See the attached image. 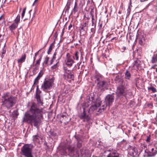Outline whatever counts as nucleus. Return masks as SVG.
Masks as SVG:
<instances>
[{
	"label": "nucleus",
	"mask_w": 157,
	"mask_h": 157,
	"mask_svg": "<svg viewBox=\"0 0 157 157\" xmlns=\"http://www.w3.org/2000/svg\"><path fill=\"white\" fill-rule=\"evenodd\" d=\"M37 104L33 102L30 105L29 110L26 112L23 117V121L38 128L41 123L43 117V100L40 97H35Z\"/></svg>",
	"instance_id": "f257e3e1"
},
{
	"label": "nucleus",
	"mask_w": 157,
	"mask_h": 157,
	"mask_svg": "<svg viewBox=\"0 0 157 157\" xmlns=\"http://www.w3.org/2000/svg\"><path fill=\"white\" fill-rule=\"evenodd\" d=\"M2 98L3 105L7 108H10L13 106L14 98L13 96L9 95V93H4Z\"/></svg>",
	"instance_id": "f03ea898"
},
{
	"label": "nucleus",
	"mask_w": 157,
	"mask_h": 157,
	"mask_svg": "<svg viewBox=\"0 0 157 157\" xmlns=\"http://www.w3.org/2000/svg\"><path fill=\"white\" fill-rule=\"evenodd\" d=\"M32 149L31 145L29 144H25L21 148L22 155L26 157H33L32 154Z\"/></svg>",
	"instance_id": "7ed1b4c3"
},
{
	"label": "nucleus",
	"mask_w": 157,
	"mask_h": 157,
	"mask_svg": "<svg viewBox=\"0 0 157 157\" xmlns=\"http://www.w3.org/2000/svg\"><path fill=\"white\" fill-rule=\"evenodd\" d=\"M114 93L108 94L105 98V104L103 105L102 106L103 107V109H104L108 107L109 109V106H111L114 100Z\"/></svg>",
	"instance_id": "20e7f679"
},
{
	"label": "nucleus",
	"mask_w": 157,
	"mask_h": 157,
	"mask_svg": "<svg viewBox=\"0 0 157 157\" xmlns=\"http://www.w3.org/2000/svg\"><path fill=\"white\" fill-rule=\"evenodd\" d=\"M54 79L52 78L48 80H45L41 85V89L46 92L50 90L52 87L53 84Z\"/></svg>",
	"instance_id": "39448f33"
},
{
	"label": "nucleus",
	"mask_w": 157,
	"mask_h": 157,
	"mask_svg": "<svg viewBox=\"0 0 157 157\" xmlns=\"http://www.w3.org/2000/svg\"><path fill=\"white\" fill-rule=\"evenodd\" d=\"M74 59L75 58L74 56L70 55L69 53H67L65 60L66 64L68 67H71L75 63Z\"/></svg>",
	"instance_id": "423d86ee"
},
{
	"label": "nucleus",
	"mask_w": 157,
	"mask_h": 157,
	"mask_svg": "<svg viewBox=\"0 0 157 157\" xmlns=\"http://www.w3.org/2000/svg\"><path fill=\"white\" fill-rule=\"evenodd\" d=\"M109 84V82L105 80L104 79L101 81L97 83V86L101 90H104L105 89H107Z\"/></svg>",
	"instance_id": "0eeeda50"
},
{
	"label": "nucleus",
	"mask_w": 157,
	"mask_h": 157,
	"mask_svg": "<svg viewBox=\"0 0 157 157\" xmlns=\"http://www.w3.org/2000/svg\"><path fill=\"white\" fill-rule=\"evenodd\" d=\"M64 72V76L66 79H73L74 77V75L71 72V71L68 69L66 67L64 66L63 67Z\"/></svg>",
	"instance_id": "6e6552de"
},
{
	"label": "nucleus",
	"mask_w": 157,
	"mask_h": 157,
	"mask_svg": "<svg viewBox=\"0 0 157 157\" xmlns=\"http://www.w3.org/2000/svg\"><path fill=\"white\" fill-rule=\"evenodd\" d=\"M128 94L129 95L131 94V93L130 92H128L126 91V93L124 94V86H121L117 87V94L120 95H124L125 97H127V95Z\"/></svg>",
	"instance_id": "1a4fd4ad"
},
{
	"label": "nucleus",
	"mask_w": 157,
	"mask_h": 157,
	"mask_svg": "<svg viewBox=\"0 0 157 157\" xmlns=\"http://www.w3.org/2000/svg\"><path fill=\"white\" fill-rule=\"evenodd\" d=\"M79 117L81 119H83L84 121L88 122L90 118V114H87L85 111V108H83V112L79 114Z\"/></svg>",
	"instance_id": "9d476101"
},
{
	"label": "nucleus",
	"mask_w": 157,
	"mask_h": 157,
	"mask_svg": "<svg viewBox=\"0 0 157 157\" xmlns=\"http://www.w3.org/2000/svg\"><path fill=\"white\" fill-rule=\"evenodd\" d=\"M77 154L78 156L80 157H87L88 154V151L86 148H83L79 151H77Z\"/></svg>",
	"instance_id": "9b49d317"
},
{
	"label": "nucleus",
	"mask_w": 157,
	"mask_h": 157,
	"mask_svg": "<svg viewBox=\"0 0 157 157\" xmlns=\"http://www.w3.org/2000/svg\"><path fill=\"white\" fill-rule=\"evenodd\" d=\"M128 150V154L131 156L135 157L137 154V150L134 147H131Z\"/></svg>",
	"instance_id": "f8f14e48"
},
{
	"label": "nucleus",
	"mask_w": 157,
	"mask_h": 157,
	"mask_svg": "<svg viewBox=\"0 0 157 157\" xmlns=\"http://www.w3.org/2000/svg\"><path fill=\"white\" fill-rule=\"evenodd\" d=\"M95 82L97 84V83L100 82L104 79L103 76L98 73H96L95 76Z\"/></svg>",
	"instance_id": "ddd939ff"
},
{
	"label": "nucleus",
	"mask_w": 157,
	"mask_h": 157,
	"mask_svg": "<svg viewBox=\"0 0 157 157\" xmlns=\"http://www.w3.org/2000/svg\"><path fill=\"white\" fill-rule=\"evenodd\" d=\"M136 39L139 40V43L141 45H143L145 44V39L143 36L138 35L137 36Z\"/></svg>",
	"instance_id": "4468645a"
},
{
	"label": "nucleus",
	"mask_w": 157,
	"mask_h": 157,
	"mask_svg": "<svg viewBox=\"0 0 157 157\" xmlns=\"http://www.w3.org/2000/svg\"><path fill=\"white\" fill-rule=\"evenodd\" d=\"M145 155L144 156L147 157H152L156 155V151L155 152H152L150 151H148L147 149H146L145 151Z\"/></svg>",
	"instance_id": "2eb2a0df"
},
{
	"label": "nucleus",
	"mask_w": 157,
	"mask_h": 157,
	"mask_svg": "<svg viewBox=\"0 0 157 157\" xmlns=\"http://www.w3.org/2000/svg\"><path fill=\"white\" fill-rule=\"evenodd\" d=\"M119 154L115 150H113L107 155V157H119Z\"/></svg>",
	"instance_id": "dca6fc26"
},
{
	"label": "nucleus",
	"mask_w": 157,
	"mask_h": 157,
	"mask_svg": "<svg viewBox=\"0 0 157 157\" xmlns=\"http://www.w3.org/2000/svg\"><path fill=\"white\" fill-rule=\"evenodd\" d=\"M43 74V72L41 70L39 73L37 77L35 78L34 82L33 85L36 84L38 83L39 80L40 79V78L42 76Z\"/></svg>",
	"instance_id": "f3484780"
},
{
	"label": "nucleus",
	"mask_w": 157,
	"mask_h": 157,
	"mask_svg": "<svg viewBox=\"0 0 157 157\" xmlns=\"http://www.w3.org/2000/svg\"><path fill=\"white\" fill-rule=\"evenodd\" d=\"M75 138L77 141V146L78 148H80L82 146V141L81 138L77 136H75Z\"/></svg>",
	"instance_id": "a211bd4d"
},
{
	"label": "nucleus",
	"mask_w": 157,
	"mask_h": 157,
	"mask_svg": "<svg viewBox=\"0 0 157 157\" xmlns=\"http://www.w3.org/2000/svg\"><path fill=\"white\" fill-rule=\"evenodd\" d=\"M100 103H96L94 105L91 106L89 109L90 111H93L96 109L97 108L101 106Z\"/></svg>",
	"instance_id": "6ab92c4d"
},
{
	"label": "nucleus",
	"mask_w": 157,
	"mask_h": 157,
	"mask_svg": "<svg viewBox=\"0 0 157 157\" xmlns=\"http://www.w3.org/2000/svg\"><path fill=\"white\" fill-rule=\"evenodd\" d=\"M26 58V55L25 54H24L22 55L21 57L18 59L17 62L19 64H21L24 62Z\"/></svg>",
	"instance_id": "aec40b11"
},
{
	"label": "nucleus",
	"mask_w": 157,
	"mask_h": 157,
	"mask_svg": "<svg viewBox=\"0 0 157 157\" xmlns=\"http://www.w3.org/2000/svg\"><path fill=\"white\" fill-rule=\"evenodd\" d=\"M18 25L16 23H13L11 25L9 26V29L11 33H13V30L16 29Z\"/></svg>",
	"instance_id": "412c9836"
},
{
	"label": "nucleus",
	"mask_w": 157,
	"mask_h": 157,
	"mask_svg": "<svg viewBox=\"0 0 157 157\" xmlns=\"http://www.w3.org/2000/svg\"><path fill=\"white\" fill-rule=\"evenodd\" d=\"M88 21H86L82 26V27H80L81 29L83 30L86 32L88 30Z\"/></svg>",
	"instance_id": "4be33fe9"
},
{
	"label": "nucleus",
	"mask_w": 157,
	"mask_h": 157,
	"mask_svg": "<svg viewBox=\"0 0 157 157\" xmlns=\"http://www.w3.org/2000/svg\"><path fill=\"white\" fill-rule=\"evenodd\" d=\"M124 78L126 80H130L131 78V74L130 72L128 70H126L124 72Z\"/></svg>",
	"instance_id": "5701e85b"
},
{
	"label": "nucleus",
	"mask_w": 157,
	"mask_h": 157,
	"mask_svg": "<svg viewBox=\"0 0 157 157\" xmlns=\"http://www.w3.org/2000/svg\"><path fill=\"white\" fill-rule=\"evenodd\" d=\"M40 137L38 134L34 135L33 136V141L34 142H38L40 141Z\"/></svg>",
	"instance_id": "b1692460"
},
{
	"label": "nucleus",
	"mask_w": 157,
	"mask_h": 157,
	"mask_svg": "<svg viewBox=\"0 0 157 157\" xmlns=\"http://www.w3.org/2000/svg\"><path fill=\"white\" fill-rule=\"evenodd\" d=\"M151 62L152 63L157 62V53L153 55L152 57Z\"/></svg>",
	"instance_id": "393cba45"
},
{
	"label": "nucleus",
	"mask_w": 157,
	"mask_h": 157,
	"mask_svg": "<svg viewBox=\"0 0 157 157\" xmlns=\"http://www.w3.org/2000/svg\"><path fill=\"white\" fill-rule=\"evenodd\" d=\"M140 63V61L138 59L134 61V63L133 64V66L134 67H139Z\"/></svg>",
	"instance_id": "a878e982"
},
{
	"label": "nucleus",
	"mask_w": 157,
	"mask_h": 157,
	"mask_svg": "<svg viewBox=\"0 0 157 157\" xmlns=\"http://www.w3.org/2000/svg\"><path fill=\"white\" fill-rule=\"evenodd\" d=\"M41 92V91L39 89L38 86H37L36 89V96L35 97H40V94Z\"/></svg>",
	"instance_id": "bb28decb"
},
{
	"label": "nucleus",
	"mask_w": 157,
	"mask_h": 157,
	"mask_svg": "<svg viewBox=\"0 0 157 157\" xmlns=\"http://www.w3.org/2000/svg\"><path fill=\"white\" fill-rule=\"evenodd\" d=\"M20 16L19 15H18L16 17V19L14 20V23H16L18 25V23L20 22Z\"/></svg>",
	"instance_id": "cd10ccee"
},
{
	"label": "nucleus",
	"mask_w": 157,
	"mask_h": 157,
	"mask_svg": "<svg viewBox=\"0 0 157 157\" xmlns=\"http://www.w3.org/2000/svg\"><path fill=\"white\" fill-rule=\"evenodd\" d=\"M148 90H151L153 93H155L156 91V89L153 86H151L150 87H148Z\"/></svg>",
	"instance_id": "c85d7f7f"
},
{
	"label": "nucleus",
	"mask_w": 157,
	"mask_h": 157,
	"mask_svg": "<svg viewBox=\"0 0 157 157\" xmlns=\"http://www.w3.org/2000/svg\"><path fill=\"white\" fill-rule=\"evenodd\" d=\"M78 8L77 7V3L76 2L75 3V5L72 11L74 12L75 13L76 12L78 11Z\"/></svg>",
	"instance_id": "c756f323"
},
{
	"label": "nucleus",
	"mask_w": 157,
	"mask_h": 157,
	"mask_svg": "<svg viewBox=\"0 0 157 157\" xmlns=\"http://www.w3.org/2000/svg\"><path fill=\"white\" fill-rule=\"evenodd\" d=\"M59 61L57 62V63L54 65L52 66L51 67V68L52 69H54V70H56L58 68V66H59Z\"/></svg>",
	"instance_id": "7c9ffc66"
},
{
	"label": "nucleus",
	"mask_w": 157,
	"mask_h": 157,
	"mask_svg": "<svg viewBox=\"0 0 157 157\" xmlns=\"http://www.w3.org/2000/svg\"><path fill=\"white\" fill-rule=\"evenodd\" d=\"M68 149V151L70 153H71V154L74 153L75 149L74 147H72L71 146H70Z\"/></svg>",
	"instance_id": "2f4dec72"
},
{
	"label": "nucleus",
	"mask_w": 157,
	"mask_h": 157,
	"mask_svg": "<svg viewBox=\"0 0 157 157\" xmlns=\"http://www.w3.org/2000/svg\"><path fill=\"white\" fill-rule=\"evenodd\" d=\"M79 52L77 51L75 52L74 55H75V58L76 60H78L79 58Z\"/></svg>",
	"instance_id": "473e14b6"
},
{
	"label": "nucleus",
	"mask_w": 157,
	"mask_h": 157,
	"mask_svg": "<svg viewBox=\"0 0 157 157\" xmlns=\"http://www.w3.org/2000/svg\"><path fill=\"white\" fill-rule=\"evenodd\" d=\"M53 43H52L51 44V45L50 46L49 49L47 53L48 54H50L53 48Z\"/></svg>",
	"instance_id": "72a5a7b5"
},
{
	"label": "nucleus",
	"mask_w": 157,
	"mask_h": 157,
	"mask_svg": "<svg viewBox=\"0 0 157 157\" xmlns=\"http://www.w3.org/2000/svg\"><path fill=\"white\" fill-rule=\"evenodd\" d=\"M42 58V57L40 56L39 59L37 60L36 61V63L35 64V65L37 67H38L40 63V61Z\"/></svg>",
	"instance_id": "f704fd0d"
},
{
	"label": "nucleus",
	"mask_w": 157,
	"mask_h": 157,
	"mask_svg": "<svg viewBox=\"0 0 157 157\" xmlns=\"http://www.w3.org/2000/svg\"><path fill=\"white\" fill-rule=\"evenodd\" d=\"M49 59V57H46L45 58L44 63H45L46 64H48Z\"/></svg>",
	"instance_id": "c9c22d12"
},
{
	"label": "nucleus",
	"mask_w": 157,
	"mask_h": 157,
	"mask_svg": "<svg viewBox=\"0 0 157 157\" xmlns=\"http://www.w3.org/2000/svg\"><path fill=\"white\" fill-rule=\"evenodd\" d=\"M131 4V1H130V2H129V6L128 8L127 9V11L128 12H129L130 11L131 8V7H132V6Z\"/></svg>",
	"instance_id": "e433bc0d"
},
{
	"label": "nucleus",
	"mask_w": 157,
	"mask_h": 157,
	"mask_svg": "<svg viewBox=\"0 0 157 157\" xmlns=\"http://www.w3.org/2000/svg\"><path fill=\"white\" fill-rule=\"evenodd\" d=\"M127 80H126L123 83L124 86H128V82Z\"/></svg>",
	"instance_id": "4c0bfd02"
},
{
	"label": "nucleus",
	"mask_w": 157,
	"mask_h": 157,
	"mask_svg": "<svg viewBox=\"0 0 157 157\" xmlns=\"http://www.w3.org/2000/svg\"><path fill=\"white\" fill-rule=\"evenodd\" d=\"M26 10V7H25V8H24L23 9V11H22V13L21 14L22 17H23L24 16Z\"/></svg>",
	"instance_id": "58836bf2"
},
{
	"label": "nucleus",
	"mask_w": 157,
	"mask_h": 157,
	"mask_svg": "<svg viewBox=\"0 0 157 157\" xmlns=\"http://www.w3.org/2000/svg\"><path fill=\"white\" fill-rule=\"evenodd\" d=\"M150 140H151V136L150 135H149L148 136H147V137L146 141L147 142L149 143L150 142Z\"/></svg>",
	"instance_id": "ea45409f"
},
{
	"label": "nucleus",
	"mask_w": 157,
	"mask_h": 157,
	"mask_svg": "<svg viewBox=\"0 0 157 157\" xmlns=\"http://www.w3.org/2000/svg\"><path fill=\"white\" fill-rule=\"evenodd\" d=\"M92 26H94V28H95L96 27V23H95L94 22H93V20H94V18H93V16L92 15Z\"/></svg>",
	"instance_id": "a19ab883"
},
{
	"label": "nucleus",
	"mask_w": 157,
	"mask_h": 157,
	"mask_svg": "<svg viewBox=\"0 0 157 157\" xmlns=\"http://www.w3.org/2000/svg\"><path fill=\"white\" fill-rule=\"evenodd\" d=\"M151 151L152 152H155L156 151V154L157 153V150L156 149L155 150L154 148H152L151 149V150L150 151Z\"/></svg>",
	"instance_id": "79ce46f5"
},
{
	"label": "nucleus",
	"mask_w": 157,
	"mask_h": 157,
	"mask_svg": "<svg viewBox=\"0 0 157 157\" xmlns=\"http://www.w3.org/2000/svg\"><path fill=\"white\" fill-rule=\"evenodd\" d=\"M51 135L54 136H57V134L53 132H51Z\"/></svg>",
	"instance_id": "37998d69"
},
{
	"label": "nucleus",
	"mask_w": 157,
	"mask_h": 157,
	"mask_svg": "<svg viewBox=\"0 0 157 157\" xmlns=\"http://www.w3.org/2000/svg\"><path fill=\"white\" fill-rule=\"evenodd\" d=\"M90 17L88 16L86 17V15H85L84 16V19L85 20H88L89 19Z\"/></svg>",
	"instance_id": "c03bdc74"
},
{
	"label": "nucleus",
	"mask_w": 157,
	"mask_h": 157,
	"mask_svg": "<svg viewBox=\"0 0 157 157\" xmlns=\"http://www.w3.org/2000/svg\"><path fill=\"white\" fill-rule=\"evenodd\" d=\"M95 28H92L91 29V32L93 33H94L95 32Z\"/></svg>",
	"instance_id": "a18cd8bd"
},
{
	"label": "nucleus",
	"mask_w": 157,
	"mask_h": 157,
	"mask_svg": "<svg viewBox=\"0 0 157 157\" xmlns=\"http://www.w3.org/2000/svg\"><path fill=\"white\" fill-rule=\"evenodd\" d=\"M126 49V48L125 47L123 46L121 48V50H122V52H124V51Z\"/></svg>",
	"instance_id": "49530a36"
},
{
	"label": "nucleus",
	"mask_w": 157,
	"mask_h": 157,
	"mask_svg": "<svg viewBox=\"0 0 157 157\" xmlns=\"http://www.w3.org/2000/svg\"><path fill=\"white\" fill-rule=\"evenodd\" d=\"M70 4H69L68 5H67V7H66V10H68L70 8Z\"/></svg>",
	"instance_id": "de8ad7c7"
},
{
	"label": "nucleus",
	"mask_w": 157,
	"mask_h": 157,
	"mask_svg": "<svg viewBox=\"0 0 157 157\" xmlns=\"http://www.w3.org/2000/svg\"><path fill=\"white\" fill-rule=\"evenodd\" d=\"M72 24H70L68 26V30H70L71 29V28H72Z\"/></svg>",
	"instance_id": "09e8293b"
},
{
	"label": "nucleus",
	"mask_w": 157,
	"mask_h": 157,
	"mask_svg": "<svg viewBox=\"0 0 157 157\" xmlns=\"http://www.w3.org/2000/svg\"><path fill=\"white\" fill-rule=\"evenodd\" d=\"M156 65H153L151 67V69H155V67Z\"/></svg>",
	"instance_id": "8fccbe9b"
},
{
	"label": "nucleus",
	"mask_w": 157,
	"mask_h": 157,
	"mask_svg": "<svg viewBox=\"0 0 157 157\" xmlns=\"http://www.w3.org/2000/svg\"><path fill=\"white\" fill-rule=\"evenodd\" d=\"M54 59H52L50 61V65H52V63H53V62H54Z\"/></svg>",
	"instance_id": "3c124183"
},
{
	"label": "nucleus",
	"mask_w": 157,
	"mask_h": 157,
	"mask_svg": "<svg viewBox=\"0 0 157 157\" xmlns=\"http://www.w3.org/2000/svg\"><path fill=\"white\" fill-rule=\"evenodd\" d=\"M39 0H35L34 1V2L33 3V6H34L35 5V4L37 2V1H38Z\"/></svg>",
	"instance_id": "603ef678"
},
{
	"label": "nucleus",
	"mask_w": 157,
	"mask_h": 157,
	"mask_svg": "<svg viewBox=\"0 0 157 157\" xmlns=\"http://www.w3.org/2000/svg\"><path fill=\"white\" fill-rule=\"evenodd\" d=\"M11 1V0H5L4 3H5L6 1L8 2V3L10 2Z\"/></svg>",
	"instance_id": "864d4df0"
},
{
	"label": "nucleus",
	"mask_w": 157,
	"mask_h": 157,
	"mask_svg": "<svg viewBox=\"0 0 157 157\" xmlns=\"http://www.w3.org/2000/svg\"><path fill=\"white\" fill-rule=\"evenodd\" d=\"M36 56H35L33 58V63L34 62L36 59Z\"/></svg>",
	"instance_id": "5fc2aeb1"
},
{
	"label": "nucleus",
	"mask_w": 157,
	"mask_h": 157,
	"mask_svg": "<svg viewBox=\"0 0 157 157\" xmlns=\"http://www.w3.org/2000/svg\"><path fill=\"white\" fill-rule=\"evenodd\" d=\"M61 117H62V118H64V117H65V118L66 117V116L64 115H62L61 116Z\"/></svg>",
	"instance_id": "6e6d98bb"
},
{
	"label": "nucleus",
	"mask_w": 157,
	"mask_h": 157,
	"mask_svg": "<svg viewBox=\"0 0 157 157\" xmlns=\"http://www.w3.org/2000/svg\"><path fill=\"white\" fill-rule=\"evenodd\" d=\"M56 56H53V57H52V59H54V60H55V59H56Z\"/></svg>",
	"instance_id": "4d7b16f0"
},
{
	"label": "nucleus",
	"mask_w": 157,
	"mask_h": 157,
	"mask_svg": "<svg viewBox=\"0 0 157 157\" xmlns=\"http://www.w3.org/2000/svg\"><path fill=\"white\" fill-rule=\"evenodd\" d=\"M38 52L39 51L37 52L36 53H35V56H36L38 55Z\"/></svg>",
	"instance_id": "13d9d810"
},
{
	"label": "nucleus",
	"mask_w": 157,
	"mask_h": 157,
	"mask_svg": "<svg viewBox=\"0 0 157 157\" xmlns=\"http://www.w3.org/2000/svg\"><path fill=\"white\" fill-rule=\"evenodd\" d=\"M120 8L122 9H123V5H121V6H120Z\"/></svg>",
	"instance_id": "bf43d9fd"
},
{
	"label": "nucleus",
	"mask_w": 157,
	"mask_h": 157,
	"mask_svg": "<svg viewBox=\"0 0 157 157\" xmlns=\"http://www.w3.org/2000/svg\"><path fill=\"white\" fill-rule=\"evenodd\" d=\"M56 52H55L53 54V56H56Z\"/></svg>",
	"instance_id": "052dcab7"
},
{
	"label": "nucleus",
	"mask_w": 157,
	"mask_h": 157,
	"mask_svg": "<svg viewBox=\"0 0 157 157\" xmlns=\"http://www.w3.org/2000/svg\"><path fill=\"white\" fill-rule=\"evenodd\" d=\"M115 37H113V38L111 39V41H112L113 40H114L115 39Z\"/></svg>",
	"instance_id": "680f3d73"
},
{
	"label": "nucleus",
	"mask_w": 157,
	"mask_h": 157,
	"mask_svg": "<svg viewBox=\"0 0 157 157\" xmlns=\"http://www.w3.org/2000/svg\"><path fill=\"white\" fill-rule=\"evenodd\" d=\"M81 58H82V59H83V58L82 56V55L81 54Z\"/></svg>",
	"instance_id": "e2e57ef3"
},
{
	"label": "nucleus",
	"mask_w": 157,
	"mask_h": 157,
	"mask_svg": "<svg viewBox=\"0 0 157 157\" xmlns=\"http://www.w3.org/2000/svg\"><path fill=\"white\" fill-rule=\"evenodd\" d=\"M5 52H2V54H5Z\"/></svg>",
	"instance_id": "0e129e2a"
},
{
	"label": "nucleus",
	"mask_w": 157,
	"mask_h": 157,
	"mask_svg": "<svg viewBox=\"0 0 157 157\" xmlns=\"http://www.w3.org/2000/svg\"><path fill=\"white\" fill-rule=\"evenodd\" d=\"M118 13H121V11H120Z\"/></svg>",
	"instance_id": "69168bd1"
},
{
	"label": "nucleus",
	"mask_w": 157,
	"mask_h": 157,
	"mask_svg": "<svg viewBox=\"0 0 157 157\" xmlns=\"http://www.w3.org/2000/svg\"><path fill=\"white\" fill-rule=\"evenodd\" d=\"M156 72H157V68H156V70L155 71Z\"/></svg>",
	"instance_id": "338daca9"
},
{
	"label": "nucleus",
	"mask_w": 157,
	"mask_h": 157,
	"mask_svg": "<svg viewBox=\"0 0 157 157\" xmlns=\"http://www.w3.org/2000/svg\"><path fill=\"white\" fill-rule=\"evenodd\" d=\"M91 99H92L91 101H92L93 99V98H92V97H91Z\"/></svg>",
	"instance_id": "774afa93"
}]
</instances>
